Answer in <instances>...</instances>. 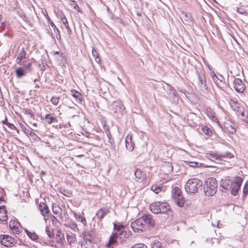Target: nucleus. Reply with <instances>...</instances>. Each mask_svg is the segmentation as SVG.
<instances>
[{"label":"nucleus","instance_id":"1","mask_svg":"<svg viewBox=\"0 0 248 248\" xmlns=\"http://www.w3.org/2000/svg\"><path fill=\"white\" fill-rule=\"evenodd\" d=\"M202 182L198 178L189 179L185 185V189L187 193L195 194L202 190Z\"/></svg>","mask_w":248,"mask_h":248},{"label":"nucleus","instance_id":"2","mask_svg":"<svg viewBox=\"0 0 248 248\" xmlns=\"http://www.w3.org/2000/svg\"><path fill=\"white\" fill-rule=\"evenodd\" d=\"M150 210L154 214H165L170 210V206L166 202H156L151 203Z\"/></svg>","mask_w":248,"mask_h":248},{"label":"nucleus","instance_id":"3","mask_svg":"<svg viewBox=\"0 0 248 248\" xmlns=\"http://www.w3.org/2000/svg\"><path fill=\"white\" fill-rule=\"evenodd\" d=\"M217 183L214 178H209L205 182L203 189L205 194L207 196H213L217 191Z\"/></svg>","mask_w":248,"mask_h":248},{"label":"nucleus","instance_id":"4","mask_svg":"<svg viewBox=\"0 0 248 248\" xmlns=\"http://www.w3.org/2000/svg\"><path fill=\"white\" fill-rule=\"evenodd\" d=\"M233 157V155L229 152H226L220 154L217 153H207L205 155V157L207 159L218 163H220V162L222 160L226 161L224 159L231 158Z\"/></svg>","mask_w":248,"mask_h":248},{"label":"nucleus","instance_id":"5","mask_svg":"<svg viewBox=\"0 0 248 248\" xmlns=\"http://www.w3.org/2000/svg\"><path fill=\"white\" fill-rule=\"evenodd\" d=\"M171 197L177 205L179 207L184 206L185 200L180 188L177 186H175L172 188L171 191Z\"/></svg>","mask_w":248,"mask_h":248},{"label":"nucleus","instance_id":"6","mask_svg":"<svg viewBox=\"0 0 248 248\" xmlns=\"http://www.w3.org/2000/svg\"><path fill=\"white\" fill-rule=\"evenodd\" d=\"M243 179L241 177L236 176L234 178V181L231 184L230 188L231 193L233 196H236L240 189Z\"/></svg>","mask_w":248,"mask_h":248},{"label":"nucleus","instance_id":"7","mask_svg":"<svg viewBox=\"0 0 248 248\" xmlns=\"http://www.w3.org/2000/svg\"><path fill=\"white\" fill-rule=\"evenodd\" d=\"M123 228L124 227L121 225H117L116 224L114 225V228L117 231L116 233L118 234V239L122 243L125 242L130 236L129 232L122 230Z\"/></svg>","mask_w":248,"mask_h":248},{"label":"nucleus","instance_id":"8","mask_svg":"<svg viewBox=\"0 0 248 248\" xmlns=\"http://www.w3.org/2000/svg\"><path fill=\"white\" fill-rule=\"evenodd\" d=\"M229 104L232 109L236 112L237 115L244 116L245 113H247V110H245L236 101L231 99Z\"/></svg>","mask_w":248,"mask_h":248},{"label":"nucleus","instance_id":"9","mask_svg":"<svg viewBox=\"0 0 248 248\" xmlns=\"http://www.w3.org/2000/svg\"><path fill=\"white\" fill-rule=\"evenodd\" d=\"M141 218L144 223L140 222V226L147 225L149 227H153L155 224V221L151 214H144Z\"/></svg>","mask_w":248,"mask_h":248},{"label":"nucleus","instance_id":"10","mask_svg":"<svg viewBox=\"0 0 248 248\" xmlns=\"http://www.w3.org/2000/svg\"><path fill=\"white\" fill-rule=\"evenodd\" d=\"M1 244L6 247H12L16 243L15 239L8 235H4L0 240Z\"/></svg>","mask_w":248,"mask_h":248},{"label":"nucleus","instance_id":"11","mask_svg":"<svg viewBox=\"0 0 248 248\" xmlns=\"http://www.w3.org/2000/svg\"><path fill=\"white\" fill-rule=\"evenodd\" d=\"M233 87L239 93H243L245 89V85L241 78H235L233 81Z\"/></svg>","mask_w":248,"mask_h":248},{"label":"nucleus","instance_id":"12","mask_svg":"<svg viewBox=\"0 0 248 248\" xmlns=\"http://www.w3.org/2000/svg\"><path fill=\"white\" fill-rule=\"evenodd\" d=\"M214 82L219 88L223 89L228 86L229 78H213Z\"/></svg>","mask_w":248,"mask_h":248},{"label":"nucleus","instance_id":"13","mask_svg":"<svg viewBox=\"0 0 248 248\" xmlns=\"http://www.w3.org/2000/svg\"><path fill=\"white\" fill-rule=\"evenodd\" d=\"M9 227L13 233L19 234L21 232L19 223L15 220H11L9 223Z\"/></svg>","mask_w":248,"mask_h":248},{"label":"nucleus","instance_id":"14","mask_svg":"<svg viewBox=\"0 0 248 248\" xmlns=\"http://www.w3.org/2000/svg\"><path fill=\"white\" fill-rule=\"evenodd\" d=\"M112 106L115 113H123L124 111V107L120 101L113 102Z\"/></svg>","mask_w":248,"mask_h":248},{"label":"nucleus","instance_id":"15","mask_svg":"<svg viewBox=\"0 0 248 248\" xmlns=\"http://www.w3.org/2000/svg\"><path fill=\"white\" fill-rule=\"evenodd\" d=\"M125 147L129 151H132L134 148V143L132 141V137L130 134H128L125 139Z\"/></svg>","mask_w":248,"mask_h":248},{"label":"nucleus","instance_id":"16","mask_svg":"<svg viewBox=\"0 0 248 248\" xmlns=\"http://www.w3.org/2000/svg\"><path fill=\"white\" fill-rule=\"evenodd\" d=\"M231 183L228 179L223 180L222 179L220 182V187L221 191L223 192H226V190H229L230 188Z\"/></svg>","mask_w":248,"mask_h":248},{"label":"nucleus","instance_id":"17","mask_svg":"<svg viewBox=\"0 0 248 248\" xmlns=\"http://www.w3.org/2000/svg\"><path fill=\"white\" fill-rule=\"evenodd\" d=\"M55 240L56 243L60 246H62L64 240V235L59 230H57L55 233Z\"/></svg>","mask_w":248,"mask_h":248},{"label":"nucleus","instance_id":"18","mask_svg":"<svg viewBox=\"0 0 248 248\" xmlns=\"http://www.w3.org/2000/svg\"><path fill=\"white\" fill-rule=\"evenodd\" d=\"M118 234L117 233H113L109 237L108 241L106 243L105 246L106 247L109 248L111 246L114 245L117 242Z\"/></svg>","mask_w":248,"mask_h":248},{"label":"nucleus","instance_id":"19","mask_svg":"<svg viewBox=\"0 0 248 248\" xmlns=\"http://www.w3.org/2000/svg\"><path fill=\"white\" fill-rule=\"evenodd\" d=\"M196 82L201 90L202 91H207L208 87L206 78H197Z\"/></svg>","mask_w":248,"mask_h":248},{"label":"nucleus","instance_id":"20","mask_svg":"<svg viewBox=\"0 0 248 248\" xmlns=\"http://www.w3.org/2000/svg\"><path fill=\"white\" fill-rule=\"evenodd\" d=\"M27 55L26 51L24 48H22L18 55L16 60V62L19 64H21L22 61L27 58Z\"/></svg>","mask_w":248,"mask_h":248},{"label":"nucleus","instance_id":"21","mask_svg":"<svg viewBox=\"0 0 248 248\" xmlns=\"http://www.w3.org/2000/svg\"><path fill=\"white\" fill-rule=\"evenodd\" d=\"M109 212L108 208H101L96 214V217L98 219L101 220Z\"/></svg>","mask_w":248,"mask_h":248},{"label":"nucleus","instance_id":"22","mask_svg":"<svg viewBox=\"0 0 248 248\" xmlns=\"http://www.w3.org/2000/svg\"><path fill=\"white\" fill-rule=\"evenodd\" d=\"M6 214L7 212L5 210V206H0V220L1 221H5L7 220L8 217Z\"/></svg>","mask_w":248,"mask_h":248},{"label":"nucleus","instance_id":"23","mask_svg":"<svg viewBox=\"0 0 248 248\" xmlns=\"http://www.w3.org/2000/svg\"><path fill=\"white\" fill-rule=\"evenodd\" d=\"M72 95L75 98L77 102L81 103L82 101V96L78 91L73 89L71 90Z\"/></svg>","mask_w":248,"mask_h":248},{"label":"nucleus","instance_id":"24","mask_svg":"<svg viewBox=\"0 0 248 248\" xmlns=\"http://www.w3.org/2000/svg\"><path fill=\"white\" fill-rule=\"evenodd\" d=\"M22 129L26 135L33 137L35 140L37 139H40V138L35 133L33 132L30 129L26 128L25 126H22Z\"/></svg>","mask_w":248,"mask_h":248},{"label":"nucleus","instance_id":"25","mask_svg":"<svg viewBox=\"0 0 248 248\" xmlns=\"http://www.w3.org/2000/svg\"><path fill=\"white\" fill-rule=\"evenodd\" d=\"M39 209L41 214L45 217L49 212V210L47 206L44 202L40 203L39 204Z\"/></svg>","mask_w":248,"mask_h":248},{"label":"nucleus","instance_id":"26","mask_svg":"<svg viewBox=\"0 0 248 248\" xmlns=\"http://www.w3.org/2000/svg\"><path fill=\"white\" fill-rule=\"evenodd\" d=\"M61 20L62 21L63 24L64 25L65 28L66 29L67 33L68 35H71L72 33V30L70 29V27L69 25L68 22L65 17V16H63L61 17Z\"/></svg>","mask_w":248,"mask_h":248},{"label":"nucleus","instance_id":"27","mask_svg":"<svg viewBox=\"0 0 248 248\" xmlns=\"http://www.w3.org/2000/svg\"><path fill=\"white\" fill-rule=\"evenodd\" d=\"M206 113L208 117L211 120L217 123H219V121H218L215 115V112L212 110L211 108H207Z\"/></svg>","mask_w":248,"mask_h":248},{"label":"nucleus","instance_id":"28","mask_svg":"<svg viewBox=\"0 0 248 248\" xmlns=\"http://www.w3.org/2000/svg\"><path fill=\"white\" fill-rule=\"evenodd\" d=\"M224 131L230 134L235 133L236 130L231 124L228 123H225L224 125Z\"/></svg>","mask_w":248,"mask_h":248},{"label":"nucleus","instance_id":"29","mask_svg":"<svg viewBox=\"0 0 248 248\" xmlns=\"http://www.w3.org/2000/svg\"><path fill=\"white\" fill-rule=\"evenodd\" d=\"M94 236L91 232H85L84 235V240L86 242L88 241L91 245H93V242Z\"/></svg>","mask_w":248,"mask_h":248},{"label":"nucleus","instance_id":"30","mask_svg":"<svg viewBox=\"0 0 248 248\" xmlns=\"http://www.w3.org/2000/svg\"><path fill=\"white\" fill-rule=\"evenodd\" d=\"M66 238L68 244L71 245L76 241V237L74 234L70 232L66 234Z\"/></svg>","mask_w":248,"mask_h":248},{"label":"nucleus","instance_id":"31","mask_svg":"<svg viewBox=\"0 0 248 248\" xmlns=\"http://www.w3.org/2000/svg\"><path fill=\"white\" fill-rule=\"evenodd\" d=\"M131 227L134 232H138L140 231V220L139 219L131 222Z\"/></svg>","mask_w":248,"mask_h":248},{"label":"nucleus","instance_id":"32","mask_svg":"<svg viewBox=\"0 0 248 248\" xmlns=\"http://www.w3.org/2000/svg\"><path fill=\"white\" fill-rule=\"evenodd\" d=\"M45 120L48 124H50L53 122L56 121V118L51 114H46L45 116Z\"/></svg>","mask_w":248,"mask_h":248},{"label":"nucleus","instance_id":"33","mask_svg":"<svg viewBox=\"0 0 248 248\" xmlns=\"http://www.w3.org/2000/svg\"><path fill=\"white\" fill-rule=\"evenodd\" d=\"M31 64L32 62L31 60L27 59V60L23 61L21 65H22L26 69L31 71Z\"/></svg>","mask_w":248,"mask_h":248},{"label":"nucleus","instance_id":"34","mask_svg":"<svg viewBox=\"0 0 248 248\" xmlns=\"http://www.w3.org/2000/svg\"><path fill=\"white\" fill-rule=\"evenodd\" d=\"M27 235L29 237L34 241H36L38 239V235L33 232H30L27 230H25Z\"/></svg>","mask_w":248,"mask_h":248},{"label":"nucleus","instance_id":"35","mask_svg":"<svg viewBox=\"0 0 248 248\" xmlns=\"http://www.w3.org/2000/svg\"><path fill=\"white\" fill-rule=\"evenodd\" d=\"M92 54L93 56L94 57V60L97 63H99L101 60L100 58V55L97 50H96L94 48H93L92 49Z\"/></svg>","mask_w":248,"mask_h":248},{"label":"nucleus","instance_id":"36","mask_svg":"<svg viewBox=\"0 0 248 248\" xmlns=\"http://www.w3.org/2000/svg\"><path fill=\"white\" fill-rule=\"evenodd\" d=\"M151 189L155 194H158L162 191L163 187L158 185H154L151 186Z\"/></svg>","mask_w":248,"mask_h":248},{"label":"nucleus","instance_id":"37","mask_svg":"<svg viewBox=\"0 0 248 248\" xmlns=\"http://www.w3.org/2000/svg\"><path fill=\"white\" fill-rule=\"evenodd\" d=\"M202 131L205 135L209 136H211L212 132L211 130L207 126H204L202 127Z\"/></svg>","mask_w":248,"mask_h":248},{"label":"nucleus","instance_id":"38","mask_svg":"<svg viewBox=\"0 0 248 248\" xmlns=\"http://www.w3.org/2000/svg\"><path fill=\"white\" fill-rule=\"evenodd\" d=\"M248 193V181L246 182L245 183L243 189V193H242V197L243 199L245 198V197L247 195Z\"/></svg>","mask_w":248,"mask_h":248},{"label":"nucleus","instance_id":"39","mask_svg":"<svg viewBox=\"0 0 248 248\" xmlns=\"http://www.w3.org/2000/svg\"><path fill=\"white\" fill-rule=\"evenodd\" d=\"M68 227L72 229L75 232H78V228L77 224L74 222L71 221L68 224Z\"/></svg>","mask_w":248,"mask_h":248},{"label":"nucleus","instance_id":"40","mask_svg":"<svg viewBox=\"0 0 248 248\" xmlns=\"http://www.w3.org/2000/svg\"><path fill=\"white\" fill-rule=\"evenodd\" d=\"M16 73L18 77H23L24 76V70L22 68H19L16 70Z\"/></svg>","mask_w":248,"mask_h":248},{"label":"nucleus","instance_id":"41","mask_svg":"<svg viewBox=\"0 0 248 248\" xmlns=\"http://www.w3.org/2000/svg\"><path fill=\"white\" fill-rule=\"evenodd\" d=\"M186 164L192 167H198L200 165V163L196 161H186Z\"/></svg>","mask_w":248,"mask_h":248},{"label":"nucleus","instance_id":"42","mask_svg":"<svg viewBox=\"0 0 248 248\" xmlns=\"http://www.w3.org/2000/svg\"><path fill=\"white\" fill-rule=\"evenodd\" d=\"M23 112H24V113L25 114H26L28 117H30L31 118L34 116V115L33 114V113L31 112V111L30 109H28V108L24 109L23 110Z\"/></svg>","mask_w":248,"mask_h":248},{"label":"nucleus","instance_id":"43","mask_svg":"<svg viewBox=\"0 0 248 248\" xmlns=\"http://www.w3.org/2000/svg\"><path fill=\"white\" fill-rule=\"evenodd\" d=\"M59 99V97L53 96L51 99V102L53 105H57L58 104Z\"/></svg>","mask_w":248,"mask_h":248},{"label":"nucleus","instance_id":"44","mask_svg":"<svg viewBox=\"0 0 248 248\" xmlns=\"http://www.w3.org/2000/svg\"><path fill=\"white\" fill-rule=\"evenodd\" d=\"M152 248H165L159 242H155L152 245Z\"/></svg>","mask_w":248,"mask_h":248},{"label":"nucleus","instance_id":"45","mask_svg":"<svg viewBox=\"0 0 248 248\" xmlns=\"http://www.w3.org/2000/svg\"><path fill=\"white\" fill-rule=\"evenodd\" d=\"M46 232L50 238H51L53 236V233H52V231L50 230L49 227L48 226H46Z\"/></svg>","mask_w":248,"mask_h":248},{"label":"nucleus","instance_id":"46","mask_svg":"<svg viewBox=\"0 0 248 248\" xmlns=\"http://www.w3.org/2000/svg\"><path fill=\"white\" fill-rule=\"evenodd\" d=\"M60 210H61L60 207L57 205H53L52 211L54 214L57 215L59 214Z\"/></svg>","mask_w":248,"mask_h":248},{"label":"nucleus","instance_id":"47","mask_svg":"<svg viewBox=\"0 0 248 248\" xmlns=\"http://www.w3.org/2000/svg\"><path fill=\"white\" fill-rule=\"evenodd\" d=\"M75 217L77 219H78V220H80L81 222L82 223H84V222H86V220L85 218L83 217L80 214H77L76 213H74Z\"/></svg>","mask_w":248,"mask_h":248},{"label":"nucleus","instance_id":"48","mask_svg":"<svg viewBox=\"0 0 248 248\" xmlns=\"http://www.w3.org/2000/svg\"><path fill=\"white\" fill-rule=\"evenodd\" d=\"M72 4L71 5L73 6V7L75 9H77L78 12H79V7L78 5L77 4L76 1L74 0H71Z\"/></svg>","mask_w":248,"mask_h":248},{"label":"nucleus","instance_id":"49","mask_svg":"<svg viewBox=\"0 0 248 248\" xmlns=\"http://www.w3.org/2000/svg\"><path fill=\"white\" fill-rule=\"evenodd\" d=\"M244 121H245L248 124V111H247V113H245L244 116H241Z\"/></svg>","mask_w":248,"mask_h":248},{"label":"nucleus","instance_id":"50","mask_svg":"<svg viewBox=\"0 0 248 248\" xmlns=\"http://www.w3.org/2000/svg\"><path fill=\"white\" fill-rule=\"evenodd\" d=\"M49 23L50 24V25L51 26V27L54 29V30H55V29H57V30H58V29L57 28L56 26L55 25V24H54V23L53 22V21L49 19Z\"/></svg>","mask_w":248,"mask_h":248},{"label":"nucleus","instance_id":"51","mask_svg":"<svg viewBox=\"0 0 248 248\" xmlns=\"http://www.w3.org/2000/svg\"><path fill=\"white\" fill-rule=\"evenodd\" d=\"M237 12L240 14H244L245 12L244 9L241 7H239L237 8Z\"/></svg>","mask_w":248,"mask_h":248},{"label":"nucleus","instance_id":"52","mask_svg":"<svg viewBox=\"0 0 248 248\" xmlns=\"http://www.w3.org/2000/svg\"><path fill=\"white\" fill-rule=\"evenodd\" d=\"M170 91H172V92H170V94L171 95V96L174 97L175 96V93L174 92V91H173V88L172 87H170Z\"/></svg>","mask_w":248,"mask_h":248},{"label":"nucleus","instance_id":"53","mask_svg":"<svg viewBox=\"0 0 248 248\" xmlns=\"http://www.w3.org/2000/svg\"><path fill=\"white\" fill-rule=\"evenodd\" d=\"M210 76L212 77V78H214V77H216V78H217L215 73L213 71V72L211 71Z\"/></svg>","mask_w":248,"mask_h":248},{"label":"nucleus","instance_id":"54","mask_svg":"<svg viewBox=\"0 0 248 248\" xmlns=\"http://www.w3.org/2000/svg\"><path fill=\"white\" fill-rule=\"evenodd\" d=\"M140 248H147V247L146 245L140 243Z\"/></svg>","mask_w":248,"mask_h":248},{"label":"nucleus","instance_id":"55","mask_svg":"<svg viewBox=\"0 0 248 248\" xmlns=\"http://www.w3.org/2000/svg\"><path fill=\"white\" fill-rule=\"evenodd\" d=\"M131 248H140V245L136 244L134 246H133Z\"/></svg>","mask_w":248,"mask_h":248},{"label":"nucleus","instance_id":"56","mask_svg":"<svg viewBox=\"0 0 248 248\" xmlns=\"http://www.w3.org/2000/svg\"><path fill=\"white\" fill-rule=\"evenodd\" d=\"M178 90H179L180 92H183V93H185V89H182V88H178Z\"/></svg>","mask_w":248,"mask_h":248},{"label":"nucleus","instance_id":"57","mask_svg":"<svg viewBox=\"0 0 248 248\" xmlns=\"http://www.w3.org/2000/svg\"><path fill=\"white\" fill-rule=\"evenodd\" d=\"M52 221L55 220V219H57L54 216H52Z\"/></svg>","mask_w":248,"mask_h":248},{"label":"nucleus","instance_id":"58","mask_svg":"<svg viewBox=\"0 0 248 248\" xmlns=\"http://www.w3.org/2000/svg\"><path fill=\"white\" fill-rule=\"evenodd\" d=\"M138 172V170H137L135 172V175L136 176V177H138V176H137V173Z\"/></svg>","mask_w":248,"mask_h":248},{"label":"nucleus","instance_id":"59","mask_svg":"<svg viewBox=\"0 0 248 248\" xmlns=\"http://www.w3.org/2000/svg\"><path fill=\"white\" fill-rule=\"evenodd\" d=\"M35 87L38 88L39 87V85L38 84V83H36L35 84Z\"/></svg>","mask_w":248,"mask_h":248},{"label":"nucleus","instance_id":"60","mask_svg":"<svg viewBox=\"0 0 248 248\" xmlns=\"http://www.w3.org/2000/svg\"><path fill=\"white\" fill-rule=\"evenodd\" d=\"M32 125H33V126H37V124L36 123L33 124Z\"/></svg>","mask_w":248,"mask_h":248},{"label":"nucleus","instance_id":"61","mask_svg":"<svg viewBox=\"0 0 248 248\" xmlns=\"http://www.w3.org/2000/svg\"><path fill=\"white\" fill-rule=\"evenodd\" d=\"M36 81H37V79H35L34 80V82L35 83Z\"/></svg>","mask_w":248,"mask_h":248},{"label":"nucleus","instance_id":"62","mask_svg":"<svg viewBox=\"0 0 248 248\" xmlns=\"http://www.w3.org/2000/svg\"><path fill=\"white\" fill-rule=\"evenodd\" d=\"M2 19V16L1 15H0V21Z\"/></svg>","mask_w":248,"mask_h":248},{"label":"nucleus","instance_id":"63","mask_svg":"<svg viewBox=\"0 0 248 248\" xmlns=\"http://www.w3.org/2000/svg\"><path fill=\"white\" fill-rule=\"evenodd\" d=\"M81 245L82 246H84V244L83 242L81 244Z\"/></svg>","mask_w":248,"mask_h":248},{"label":"nucleus","instance_id":"64","mask_svg":"<svg viewBox=\"0 0 248 248\" xmlns=\"http://www.w3.org/2000/svg\"><path fill=\"white\" fill-rule=\"evenodd\" d=\"M84 248H87V247L84 246Z\"/></svg>","mask_w":248,"mask_h":248}]
</instances>
